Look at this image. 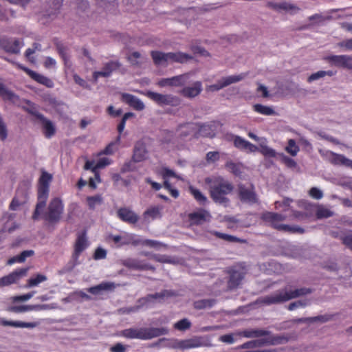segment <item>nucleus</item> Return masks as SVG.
Masks as SVG:
<instances>
[{
	"instance_id": "nucleus-38",
	"label": "nucleus",
	"mask_w": 352,
	"mask_h": 352,
	"mask_svg": "<svg viewBox=\"0 0 352 352\" xmlns=\"http://www.w3.org/2000/svg\"><path fill=\"white\" fill-rule=\"evenodd\" d=\"M42 125L45 135L47 138H51L55 133V127L52 122L41 117Z\"/></svg>"
},
{
	"instance_id": "nucleus-44",
	"label": "nucleus",
	"mask_w": 352,
	"mask_h": 352,
	"mask_svg": "<svg viewBox=\"0 0 352 352\" xmlns=\"http://www.w3.org/2000/svg\"><path fill=\"white\" fill-rule=\"evenodd\" d=\"M160 342L162 345L165 347L172 349H180V340L179 339H162Z\"/></svg>"
},
{
	"instance_id": "nucleus-41",
	"label": "nucleus",
	"mask_w": 352,
	"mask_h": 352,
	"mask_svg": "<svg viewBox=\"0 0 352 352\" xmlns=\"http://www.w3.org/2000/svg\"><path fill=\"white\" fill-rule=\"evenodd\" d=\"M243 278V274L238 271H234L231 275L229 280V287L230 288H234L238 286Z\"/></svg>"
},
{
	"instance_id": "nucleus-23",
	"label": "nucleus",
	"mask_w": 352,
	"mask_h": 352,
	"mask_svg": "<svg viewBox=\"0 0 352 352\" xmlns=\"http://www.w3.org/2000/svg\"><path fill=\"white\" fill-rule=\"evenodd\" d=\"M148 157V151L144 142H138L135 146L133 159L134 162H140L145 160Z\"/></svg>"
},
{
	"instance_id": "nucleus-31",
	"label": "nucleus",
	"mask_w": 352,
	"mask_h": 352,
	"mask_svg": "<svg viewBox=\"0 0 352 352\" xmlns=\"http://www.w3.org/2000/svg\"><path fill=\"white\" fill-rule=\"evenodd\" d=\"M163 206H155L149 207L143 214L144 219L146 221L154 220L162 217Z\"/></svg>"
},
{
	"instance_id": "nucleus-60",
	"label": "nucleus",
	"mask_w": 352,
	"mask_h": 352,
	"mask_svg": "<svg viewBox=\"0 0 352 352\" xmlns=\"http://www.w3.org/2000/svg\"><path fill=\"white\" fill-rule=\"evenodd\" d=\"M8 130L5 122L0 117V139L3 141L7 138Z\"/></svg>"
},
{
	"instance_id": "nucleus-21",
	"label": "nucleus",
	"mask_w": 352,
	"mask_h": 352,
	"mask_svg": "<svg viewBox=\"0 0 352 352\" xmlns=\"http://www.w3.org/2000/svg\"><path fill=\"white\" fill-rule=\"evenodd\" d=\"M88 246L89 243L87 241L85 234L83 233L78 235L75 243L74 252L73 254V258L76 263L77 262L79 255L86 248H87Z\"/></svg>"
},
{
	"instance_id": "nucleus-64",
	"label": "nucleus",
	"mask_w": 352,
	"mask_h": 352,
	"mask_svg": "<svg viewBox=\"0 0 352 352\" xmlns=\"http://www.w3.org/2000/svg\"><path fill=\"white\" fill-rule=\"evenodd\" d=\"M342 243L352 250V232L347 234L342 238Z\"/></svg>"
},
{
	"instance_id": "nucleus-59",
	"label": "nucleus",
	"mask_w": 352,
	"mask_h": 352,
	"mask_svg": "<svg viewBox=\"0 0 352 352\" xmlns=\"http://www.w3.org/2000/svg\"><path fill=\"white\" fill-rule=\"evenodd\" d=\"M337 45L344 51H352V38L344 40L337 44Z\"/></svg>"
},
{
	"instance_id": "nucleus-35",
	"label": "nucleus",
	"mask_w": 352,
	"mask_h": 352,
	"mask_svg": "<svg viewBox=\"0 0 352 352\" xmlns=\"http://www.w3.org/2000/svg\"><path fill=\"white\" fill-rule=\"evenodd\" d=\"M116 288V284L112 282H102L100 284L88 289V292L93 294H99L102 291H111Z\"/></svg>"
},
{
	"instance_id": "nucleus-15",
	"label": "nucleus",
	"mask_w": 352,
	"mask_h": 352,
	"mask_svg": "<svg viewBox=\"0 0 352 352\" xmlns=\"http://www.w3.org/2000/svg\"><path fill=\"white\" fill-rule=\"evenodd\" d=\"M49 188L46 186H39L38 190V203L36 206L34 213L33 214V219H37L41 212L45 206V203L48 197Z\"/></svg>"
},
{
	"instance_id": "nucleus-16",
	"label": "nucleus",
	"mask_w": 352,
	"mask_h": 352,
	"mask_svg": "<svg viewBox=\"0 0 352 352\" xmlns=\"http://www.w3.org/2000/svg\"><path fill=\"white\" fill-rule=\"evenodd\" d=\"M120 64L118 61H109L104 65L101 71L94 72L93 74V78L95 82H97L99 78L109 77L112 72L120 67Z\"/></svg>"
},
{
	"instance_id": "nucleus-7",
	"label": "nucleus",
	"mask_w": 352,
	"mask_h": 352,
	"mask_svg": "<svg viewBox=\"0 0 352 352\" xmlns=\"http://www.w3.org/2000/svg\"><path fill=\"white\" fill-rule=\"evenodd\" d=\"M211 346L210 339L206 336H194L188 339L180 340V350L182 351Z\"/></svg>"
},
{
	"instance_id": "nucleus-47",
	"label": "nucleus",
	"mask_w": 352,
	"mask_h": 352,
	"mask_svg": "<svg viewBox=\"0 0 352 352\" xmlns=\"http://www.w3.org/2000/svg\"><path fill=\"white\" fill-rule=\"evenodd\" d=\"M285 151L291 155L296 156L299 151V147L296 145L294 140L290 139L288 141V145L285 147Z\"/></svg>"
},
{
	"instance_id": "nucleus-36",
	"label": "nucleus",
	"mask_w": 352,
	"mask_h": 352,
	"mask_svg": "<svg viewBox=\"0 0 352 352\" xmlns=\"http://www.w3.org/2000/svg\"><path fill=\"white\" fill-rule=\"evenodd\" d=\"M112 239L116 243H119L120 245H126L129 243L138 245L141 243L139 239H133V236L114 235L112 236Z\"/></svg>"
},
{
	"instance_id": "nucleus-50",
	"label": "nucleus",
	"mask_w": 352,
	"mask_h": 352,
	"mask_svg": "<svg viewBox=\"0 0 352 352\" xmlns=\"http://www.w3.org/2000/svg\"><path fill=\"white\" fill-rule=\"evenodd\" d=\"M41 50V45L39 43H34L32 48H28L25 52V56L32 63L35 62V59L32 55L35 53L36 51H40Z\"/></svg>"
},
{
	"instance_id": "nucleus-4",
	"label": "nucleus",
	"mask_w": 352,
	"mask_h": 352,
	"mask_svg": "<svg viewBox=\"0 0 352 352\" xmlns=\"http://www.w3.org/2000/svg\"><path fill=\"white\" fill-rule=\"evenodd\" d=\"M151 56L155 65L163 67L173 63H182L192 58L190 55L182 52L163 53L159 51H153Z\"/></svg>"
},
{
	"instance_id": "nucleus-13",
	"label": "nucleus",
	"mask_w": 352,
	"mask_h": 352,
	"mask_svg": "<svg viewBox=\"0 0 352 352\" xmlns=\"http://www.w3.org/2000/svg\"><path fill=\"white\" fill-rule=\"evenodd\" d=\"M188 78L189 74H185L172 78H162L157 82V85L161 87H180L186 83Z\"/></svg>"
},
{
	"instance_id": "nucleus-61",
	"label": "nucleus",
	"mask_w": 352,
	"mask_h": 352,
	"mask_svg": "<svg viewBox=\"0 0 352 352\" xmlns=\"http://www.w3.org/2000/svg\"><path fill=\"white\" fill-rule=\"evenodd\" d=\"M226 168L233 173L234 175H239L240 172V166L234 162H229L226 163Z\"/></svg>"
},
{
	"instance_id": "nucleus-29",
	"label": "nucleus",
	"mask_w": 352,
	"mask_h": 352,
	"mask_svg": "<svg viewBox=\"0 0 352 352\" xmlns=\"http://www.w3.org/2000/svg\"><path fill=\"white\" fill-rule=\"evenodd\" d=\"M49 308L47 305H19L13 306L10 310L15 313H23L31 311H40L47 309Z\"/></svg>"
},
{
	"instance_id": "nucleus-30",
	"label": "nucleus",
	"mask_w": 352,
	"mask_h": 352,
	"mask_svg": "<svg viewBox=\"0 0 352 352\" xmlns=\"http://www.w3.org/2000/svg\"><path fill=\"white\" fill-rule=\"evenodd\" d=\"M0 324L3 326H10L15 328H29L32 329L38 325L37 322H25L22 321L7 320L0 318Z\"/></svg>"
},
{
	"instance_id": "nucleus-40",
	"label": "nucleus",
	"mask_w": 352,
	"mask_h": 352,
	"mask_svg": "<svg viewBox=\"0 0 352 352\" xmlns=\"http://www.w3.org/2000/svg\"><path fill=\"white\" fill-rule=\"evenodd\" d=\"M47 280L46 276L43 274H36L34 277H32L28 280L25 287L30 288L38 285L40 283Z\"/></svg>"
},
{
	"instance_id": "nucleus-3",
	"label": "nucleus",
	"mask_w": 352,
	"mask_h": 352,
	"mask_svg": "<svg viewBox=\"0 0 352 352\" xmlns=\"http://www.w3.org/2000/svg\"><path fill=\"white\" fill-rule=\"evenodd\" d=\"M168 333L167 328H130L122 331L121 335L126 338L150 340Z\"/></svg>"
},
{
	"instance_id": "nucleus-39",
	"label": "nucleus",
	"mask_w": 352,
	"mask_h": 352,
	"mask_svg": "<svg viewBox=\"0 0 352 352\" xmlns=\"http://www.w3.org/2000/svg\"><path fill=\"white\" fill-rule=\"evenodd\" d=\"M169 295L170 292L168 291H164L162 292L157 293L153 295H149L146 298L142 300V301L143 302L142 304L148 307L150 302H154L157 299L163 298Z\"/></svg>"
},
{
	"instance_id": "nucleus-52",
	"label": "nucleus",
	"mask_w": 352,
	"mask_h": 352,
	"mask_svg": "<svg viewBox=\"0 0 352 352\" xmlns=\"http://www.w3.org/2000/svg\"><path fill=\"white\" fill-rule=\"evenodd\" d=\"M111 160L108 157L100 158L98 162L95 164V166L92 169V172H96V170L102 168L109 164H111Z\"/></svg>"
},
{
	"instance_id": "nucleus-11",
	"label": "nucleus",
	"mask_w": 352,
	"mask_h": 352,
	"mask_svg": "<svg viewBox=\"0 0 352 352\" xmlns=\"http://www.w3.org/2000/svg\"><path fill=\"white\" fill-rule=\"evenodd\" d=\"M146 96L160 105H177L179 100L171 94H162L153 91H147Z\"/></svg>"
},
{
	"instance_id": "nucleus-55",
	"label": "nucleus",
	"mask_w": 352,
	"mask_h": 352,
	"mask_svg": "<svg viewBox=\"0 0 352 352\" xmlns=\"http://www.w3.org/2000/svg\"><path fill=\"white\" fill-rule=\"evenodd\" d=\"M309 195L315 199H320L323 197L322 191L316 187L311 188L309 191Z\"/></svg>"
},
{
	"instance_id": "nucleus-32",
	"label": "nucleus",
	"mask_w": 352,
	"mask_h": 352,
	"mask_svg": "<svg viewBox=\"0 0 352 352\" xmlns=\"http://www.w3.org/2000/svg\"><path fill=\"white\" fill-rule=\"evenodd\" d=\"M21 47V42L18 40H11L9 41L3 40L1 45V48L4 49L6 52L14 54L19 53Z\"/></svg>"
},
{
	"instance_id": "nucleus-14",
	"label": "nucleus",
	"mask_w": 352,
	"mask_h": 352,
	"mask_svg": "<svg viewBox=\"0 0 352 352\" xmlns=\"http://www.w3.org/2000/svg\"><path fill=\"white\" fill-rule=\"evenodd\" d=\"M28 267L21 268L16 270L7 276H5L0 278V286H7L12 283H16L21 278L26 276Z\"/></svg>"
},
{
	"instance_id": "nucleus-28",
	"label": "nucleus",
	"mask_w": 352,
	"mask_h": 352,
	"mask_svg": "<svg viewBox=\"0 0 352 352\" xmlns=\"http://www.w3.org/2000/svg\"><path fill=\"white\" fill-rule=\"evenodd\" d=\"M202 91V84L196 81L190 87H186L181 90V94L187 98H194L198 96Z\"/></svg>"
},
{
	"instance_id": "nucleus-24",
	"label": "nucleus",
	"mask_w": 352,
	"mask_h": 352,
	"mask_svg": "<svg viewBox=\"0 0 352 352\" xmlns=\"http://www.w3.org/2000/svg\"><path fill=\"white\" fill-rule=\"evenodd\" d=\"M122 263L125 267L132 270H142L150 268L147 263L138 258H128L122 260Z\"/></svg>"
},
{
	"instance_id": "nucleus-62",
	"label": "nucleus",
	"mask_w": 352,
	"mask_h": 352,
	"mask_svg": "<svg viewBox=\"0 0 352 352\" xmlns=\"http://www.w3.org/2000/svg\"><path fill=\"white\" fill-rule=\"evenodd\" d=\"M219 159V153L217 151L208 152L206 154V160L208 162H214Z\"/></svg>"
},
{
	"instance_id": "nucleus-37",
	"label": "nucleus",
	"mask_w": 352,
	"mask_h": 352,
	"mask_svg": "<svg viewBox=\"0 0 352 352\" xmlns=\"http://www.w3.org/2000/svg\"><path fill=\"white\" fill-rule=\"evenodd\" d=\"M270 6L277 10L294 12L297 10L295 6L285 1L271 3Z\"/></svg>"
},
{
	"instance_id": "nucleus-54",
	"label": "nucleus",
	"mask_w": 352,
	"mask_h": 352,
	"mask_svg": "<svg viewBox=\"0 0 352 352\" xmlns=\"http://www.w3.org/2000/svg\"><path fill=\"white\" fill-rule=\"evenodd\" d=\"M213 305V301L210 300H198L195 302V307L196 309H205L211 307Z\"/></svg>"
},
{
	"instance_id": "nucleus-5",
	"label": "nucleus",
	"mask_w": 352,
	"mask_h": 352,
	"mask_svg": "<svg viewBox=\"0 0 352 352\" xmlns=\"http://www.w3.org/2000/svg\"><path fill=\"white\" fill-rule=\"evenodd\" d=\"M263 219L266 222L271 224V226L284 232H288L292 234H302L305 230L298 226H289L282 223V221L285 219V217L273 212H267L263 214Z\"/></svg>"
},
{
	"instance_id": "nucleus-12",
	"label": "nucleus",
	"mask_w": 352,
	"mask_h": 352,
	"mask_svg": "<svg viewBox=\"0 0 352 352\" xmlns=\"http://www.w3.org/2000/svg\"><path fill=\"white\" fill-rule=\"evenodd\" d=\"M281 343V339L278 337L268 336L247 342L241 346V349H250L265 344H276Z\"/></svg>"
},
{
	"instance_id": "nucleus-8",
	"label": "nucleus",
	"mask_w": 352,
	"mask_h": 352,
	"mask_svg": "<svg viewBox=\"0 0 352 352\" xmlns=\"http://www.w3.org/2000/svg\"><path fill=\"white\" fill-rule=\"evenodd\" d=\"M324 60L332 66L352 69V56L351 55H329L325 56Z\"/></svg>"
},
{
	"instance_id": "nucleus-19",
	"label": "nucleus",
	"mask_w": 352,
	"mask_h": 352,
	"mask_svg": "<svg viewBox=\"0 0 352 352\" xmlns=\"http://www.w3.org/2000/svg\"><path fill=\"white\" fill-rule=\"evenodd\" d=\"M118 217L123 221L134 224L139 219L138 215L132 210L128 208H121L118 212Z\"/></svg>"
},
{
	"instance_id": "nucleus-6",
	"label": "nucleus",
	"mask_w": 352,
	"mask_h": 352,
	"mask_svg": "<svg viewBox=\"0 0 352 352\" xmlns=\"http://www.w3.org/2000/svg\"><path fill=\"white\" fill-rule=\"evenodd\" d=\"M64 205L60 198L55 197L50 201L45 214V219L50 222H57L63 214Z\"/></svg>"
},
{
	"instance_id": "nucleus-53",
	"label": "nucleus",
	"mask_w": 352,
	"mask_h": 352,
	"mask_svg": "<svg viewBox=\"0 0 352 352\" xmlns=\"http://www.w3.org/2000/svg\"><path fill=\"white\" fill-rule=\"evenodd\" d=\"M52 177L50 174L46 172H43L39 180V186H46L47 188H49V184L52 181Z\"/></svg>"
},
{
	"instance_id": "nucleus-43",
	"label": "nucleus",
	"mask_w": 352,
	"mask_h": 352,
	"mask_svg": "<svg viewBox=\"0 0 352 352\" xmlns=\"http://www.w3.org/2000/svg\"><path fill=\"white\" fill-rule=\"evenodd\" d=\"M253 109L256 112L262 115L271 116L275 114L274 110L269 106L257 104L254 105Z\"/></svg>"
},
{
	"instance_id": "nucleus-51",
	"label": "nucleus",
	"mask_w": 352,
	"mask_h": 352,
	"mask_svg": "<svg viewBox=\"0 0 352 352\" xmlns=\"http://www.w3.org/2000/svg\"><path fill=\"white\" fill-rule=\"evenodd\" d=\"M239 336V333H230L223 335L219 337V341L226 344H233L236 340V338Z\"/></svg>"
},
{
	"instance_id": "nucleus-45",
	"label": "nucleus",
	"mask_w": 352,
	"mask_h": 352,
	"mask_svg": "<svg viewBox=\"0 0 352 352\" xmlns=\"http://www.w3.org/2000/svg\"><path fill=\"white\" fill-rule=\"evenodd\" d=\"M333 212L328 208L318 205L316 208V216L318 219L327 218L333 216Z\"/></svg>"
},
{
	"instance_id": "nucleus-26",
	"label": "nucleus",
	"mask_w": 352,
	"mask_h": 352,
	"mask_svg": "<svg viewBox=\"0 0 352 352\" xmlns=\"http://www.w3.org/2000/svg\"><path fill=\"white\" fill-rule=\"evenodd\" d=\"M28 199V192L26 190L19 189L16 191L15 197L13 198L10 208L12 210H16L19 206L23 205Z\"/></svg>"
},
{
	"instance_id": "nucleus-1",
	"label": "nucleus",
	"mask_w": 352,
	"mask_h": 352,
	"mask_svg": "<svg viewBox=\"0 0 352 352\" xmlns=\"http://www.w3.org/2000/svg\"><path fill=\"white\" fill-rule=\"evenodd\" d=\"M206 183L210 185L211 197L213 200L219 204H226L228 199L226 195L230 194L233 186L230 183L220 176L207 177Z\"/></svg>"
},
{
	"instance_id": "nucleus-56",
	"label": "nucleus",
	"mask_w": 352,
	"mask_h": 352,
	"mask_svg": "<svg viewBox=\"0 0 352 352\" xmlns=\"http://www.w3.org/2000/svg\"><path fill=\"white\" fill-rule=\"evenodd\" d=\"M279 156L281 158V161L287 166L289 168H295L296 166V163L293 159L285 155L284 154H279Z\"/></svg>"
},
{
	"instance_id": "nucleus-49",
	"label": "nucleus",
	"mask_w": 352,
	"mask_h": 352,
	"mask_svg": "<svg viewBox=\"0 0 352 352\" xmlns=\"http://www.w3.org/2000/svg\"><path fill=\"white\" fill-rule=\"evenodd\" d=\"M102 201V197L98 195L87 198V202L90 209H94L96 206L100 205Z\"/></svg>"
},
{
	"instance_id": "nucleus-18",
	"label": "nucleus",
	"mask_w": 352,
	"mask_h": 352,
	"mask_svg": "<svg viewBox=\"0 0 352 352\" xmlns=\"http://www.w3.org/2000/svg\"><path fill=\"white\" fill-rule=\"evenodd\" d=\"M327 156L332 164L344 166L352 169V160L346 158L343 155L337 154L331 151H327Z\"/></svg>"
},
{
	"instance_id": "nucleus-33",
	"label": "nucleus",
	"mask_w": 352,
	"mask_h": 352,
	"mask_svg": "<svg viewBox=\"0 0 352 352\" xmlns=\"http://www.w3.org/2000/svg\"><path fill=\"white\" fill-rule=\"evenodd\" d=\"M239 336H243L245 338H265L272 336L267 331L260 329H248L239 332Z\"/></svg>"
},
{
	"instance_id": "nucleus-48",
	"label": "nucleus",
	"mask_w": 352,
	"mask_h": 352,
	"mask_svg": "<svg viewBox=\"0 0 352 352\" xmlns=\"http://www.w3.org/2000/svg\"><path fill=\"white\" fill-rule=\"evenodd\" d=\"M190 327L191 322L187 318H184L174 324V327L179 331H186Z\"/></svg>"
},
{
	"instance_id": "nucleus-63",
	"label": "nucleus",
	"mask_w": 352,
	"mask_h": 352,
	"mask_svg": "<svg viewBox=\"0 0 352 352\" xmlns=\"http://www.w3.org/2000/svg\"><path fill=\"white\" fill-rule=\"evenodd\" d=\"M106 256H107L106 250L101 248H98V249H96V250L94 253V258L96 260H100V259L104 258L106 257Z\"/></svg>"
},
{
	"instance_id": "nucleus-58",
	"label": "nucleus",
	"mask_w": 352,
	"mask_h": 352,
	"mask_svg": "<svg viewBox=\"0 0 352 352\" xmlns=\"http://www.w3.org/2000/svg\"><path fill=\"white\" fill-rule=\"evenodd\" d=\"M35 293H36L35 292H30V293H28V294H25L23 295L14 296L12 298V300L14 302L27 301V300H30V298H32Z\"/></svg>"
},
{
	"instance_id": "nucleus-17",
	"label": "nucleus",
	"mask_w": 352,
	"mask_h": 352,
	"mask_svg": "<svg viewBox=\"0 0 352 352\" xmlns=\"http://www.w3.org/2000/svg\"><path fill=\"white\" fill-rule=\"evenodd\" d=\"M18 67L24 72H25L32 79H34L38 83L42 84L49 88H52L54 87L53 81L49 78L41 74H39L34 71H32L21 65H19Z\"/></svg>"
},
{
	"instance_id": "nucleus-2",
	"label": "nucleus",
	"mask_w": 352,
	"mask_h": 352,
	"mask_svg": "<svg viewBox=\"0 0 352 352\" xmlns=\"http://www.w3.org/2000/svg\"><path fill=\"white\" fill-rule=\"evenodd\" d=\"M309 293L310 290L306 288L292 289L290 287H285L263 297L261 302L267 305L279 304Z\"/></svg>"
},
{
	"instance_id": "nucleus-10",
	"label": "nucleus",
	"mask_w": 352,
	"mask_h": 352,
	"mask_svg": "<svg viewBox=\"0 0 352 352\" xmlns=\"http://www.w3.org/2000/svg\"><path fill=\"white\" fill-rule=\"evenodd\" d=\"M245 78V74H240L222 78L217 83L209 85L206 87L208 91H216L227 87L231 84L238 82Z\"/></svg>"
},
{
	"instance_id": "nucleus-57",
	"label": "nucleus",
	"mask_w": 352,
	"mask_h": 352,
	"mask_svg": "<svg viewBox=\"0 0 352 352\" xmlns=\"http://www.w3.org/2000/svg\"><path fill=\"white\" fill-rule=\"evenodd\" d=\"M230 137H231V140H233V142H234V146L236 148L241 149L243 146V144L245 143L246 140H245L239 136L234 135H230Z\"/></svg>"
},
{
	"instance_id": "nucleus-25",
	"label": "nucleus",
	"mask_w": 352,
	"mask_h": 352,
	"mask_svg": "<svg viewBox=\"0 0 352 352\" xmlns=\"http://www.w3.org/2000/svg\"><path fill=\"white\" fill-rule=\"evenodd\" d=\"M210 217V213L204 210H199L189 214V219L191 223L194 224H201L208 221Z\"/></svg>"
},
{
	"instance_id": "nucleus-34",
	"label": "nucleus",
	"mask_w": 352,
	"mask_h": 352,
	"mask_svg": "<svg viewBox=\"0 0 352 352\" xmlns=\"http://www.w3.org/2000/svg\"><path fill=\"white\" fill-rule=\"evenodd\" d=\"M267 141L265 138L261 139L258 151L266 157H275L278 155L276 151L267 144Z\"/></svg>"
},
{
	"instance_id": "nucleus-22",
	"label": "nucleus",
	"mask_w": 352,
	"mask_h": 352,
	"mask_svg": "<svg viewBox=\"0 0 352 352\" xmlns=\"http://www.w3.org/2000/svg\"><path fill=\"white\" fill-rule=\"evenodd\" d=\"M239 196L241 200L243 202L254 204L257 201V198L252 187L245 188L243 186H240Z\"/></svg>"
},
{
	"instance_id": "nucleus-42",
	"label": "nucleus",
	"mask_w": 352,
	"mask_h": 352,
	"mask_svg": "<svg viewBox=\"0 0 352 352\" xmlns=\"http://www.w3.org/2000/svg\"><path fill=\"white\" fill-rule=\"evenodd\" d=\"M146 60V58L142 56L138 52H133L131 54L128 56V60L133 65H140L142 64Z\"/></svg>"
},
{
	"instance_id": "nucleus-20",
	"label": "nucleus",
	"mask_w": 352,
	"mask_h": 352,
	"mask_svg": "<svg viewBox=\"0 0 352 352\" xmlns=\"http://www.w3.org/2000/svg\"><path fill=\"white\" fill-rule=\"evenodd\" d=\"M122 100L136 111H142L145 108L144 102L140 99L129 94H122Z\"/></svg>"
},
{
	"instance_id": "nucleus-27",
	"label": "nucleus",
	"mask_w": 352,
	"mask_h": 352,
	"mask_svg": "<svg viewBox=\"0 0 352 352\" xmlns=\"http://www.w3.org/2000/svg\"><path fill=\"white\" fill-rule=\"evenodd\" d=\"M195 125V123H187L179 126L177 130V136L181 139L188 138L190 139L192 137H196V131L193 128L189 127V126Z\"/></svg>"
},
{
	"instance_id": "nucleus-9",
	"label": "nucleus",
	"mask_w": 352,
	"mask_h": 352,
	"mask_svg": "<svg viewBox=\"0 0 352 352\" xmlns=\"http://www.w3.org/2000/svg\"><path fill=\"white\" fill-rule=\"evenodd\" d=\"M219 124L217 122H212L208 124H195V125L189 126L192 129H195L196 131V138L203 136V137H210L212 138L215 135L216 131L219 127Z\"/></svg>"
},
{
	"instance_id": "nucleus-46",
	"label": "nucleus",
	"mask_w": 352,
	"mask_h": 352,
	"mask_svg": "<svg viewBox=\"0 0 352 352\" xmlns=\"http://www.w3.org/2000/svg\"><path fill=\"white\" fill-rule=\"evenodd\" d=\"M189 190H190V193L193 195L194 198L200 204H205L206 203V201H207L206 197L204 195H203L202 192L199 190H198L192 186H190Z\"/></svg>"
}]
</instances>
